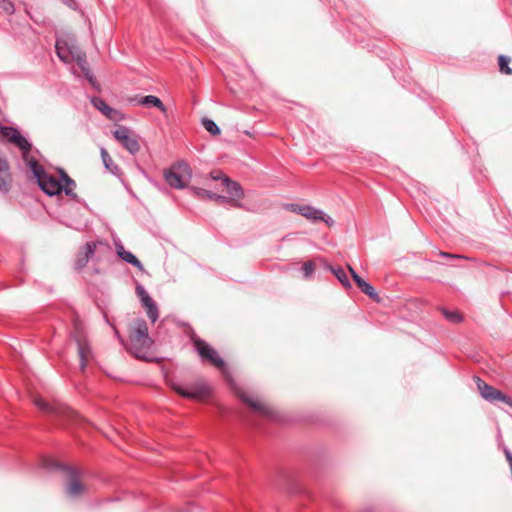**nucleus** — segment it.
Listing matches in <instances>:
<instances>
[{
	"label": "nucleus",
	"instance_id": "39448f33",
	"mask_svg": "<svg viewBox=\"0 0 512 512\" xmlns=\"http://www.w3.org/2000/svg\"><path fill=\"white\" fill-rule=\"evenodd\" d=\"M191 340L195 350L202 360L208 361L221 371L226 370L225 361L219 356L218 352L213 347L197 336H193Z\"/></svg>",
	"mask_w": 512,
	"mask_h": 512
},
{
	"label": "nucleus",
	"instance_id": "f3484780",
	"mask_svg": "<svg viewBox=\"0 0 512 512\" xmlns=\"http://www.w3.org/2000/svg\"><path fill=\"white\" fill-rule=\"evenodd\" d=\"M190 190L192 193L200 199L214 200L218 204L228 203L229 198L227 196H223L204 188L199 187H191Z\"/></svg>",
	"mask_w": 512,
	"mask_h": 512
},
{
	"label": "nucleus",
	"instance_id": "412c9836",
	"mask_svg": "<svg viewBox=\"0 0 512 512\" xmlns=\"http://www.w3.org/2000/svg\"><path fill=\"white\" fill-rule=\"evenodd\" d=\"M100 154L104 167L113 175H118L120 173V168L116 164H114L107 150L102 147L100 150Z\"/></svg>",
	"mask_w": 512,
	"mask_h": 512
},
{
	"label": "nucleus",
	"instance_id": "7c9ffc66",
	"mask_svg": "<svg viewBox=\"0 0 512 512\" xmlns=\"http://www.w3.org/2000/svg\"><path fill=\"white\" fill-rule=\"evenodd\" d=\"M442 312L446 319L453 323H459L462 321V316L457 311H449L445 308L442 309Z\"/></svg>",
	"mask_w": 512,
	"mask_h": 512
},
{
	"label": "nucleus",
	"instance_id": "f03ea898",
	"mask_svg": "<svg viewBox=\"0 0 512 512\" xmlns=\"http://www.w3.org/2000/svg\"><path fill=\"white\" fill-rule=\"evenodd\" d=\"M129 341V352L139 359H144L153 344L144 319H137L134 322L129 334Z\"/></svg>",
	"mask_w": 512,
	"mask_h": 512
},
{
	"label": "nucleus",
	"instance_id": "c756f323",
	"mask_svg": "<svg viewBox=\"0 0 512 512\" xmlns=\"http://www.w3.org/2000/svg\"><path fill=\"white\" fill-rule=\"evenodd\" d=\"M202 125L203 127L212 135H219L221 130L218 127V125L209 118H203L202 119Z\"/></svg>",
	"mask_w": 512,
	"mask_h": 512
},
{
	"label": "nucleus",
	"instance_id": "c9c22d12",
	"mask_svg": "<svg viewBox=\"0 0 512 512\" xmlns=\"http://www.w3.org/2000/svg\"><path fill=\"white\" fill-rule=\"evenodd\" d=\"M211 177L213 180H221L222 181V178L224 176H221V174L219 172L215 173V172H212L211 173Z\"/></svg>",
	"mask_w": 512,
	"mask_h": 512
},
{
	"label": "nucleus",
	"instance_id": "aec40b11",
	"mask_svg": "<svg viewBox=\"0 0 512 512\" xmlns=\"http://www.w3.org/2000/svg\"><path fill=\"white\" fill-rule=\"evenodd\" d=\"M140 301L147 310V316L149 317L151 322L154 323L158 319V308L156 303L153 301L150 295H147Z\"/></svg>",
	"mask_w": 512,
	"mask_h": 512
},
{
	"label": "nucleus",
	"instance_id": "4468645a",
	"mask_svg": "<svg viewBox=\"0 0 512 512\" xmlns=\"http://www.w3.org/2000/svg\"><path fill=\"white\" fill-rule=\"evenodd\" d=\"M239 397L243 402L248 404L255 412H258L261 415L268 417V418H274V416H275L274 411L267 405L253 400L251 397H249L245 393H241L239 395Z\"/></svg>",
	"mask_w": 512,
	"mask_h": 512
},
{
	"label": "nucleus",
	"instance_id": "f704fd0d",
	"mask_svg": "<svg viewBox=\"0 0 512 512\" xmlns=\"http://www.w3.org/2000/svg\"><path fill=\"white\" fill-rule=\"evenodd\" d=\"M136 294H137V296L139 297L140 300L142 298L146 297L147 295H149L142 285H137L136 286Z\"/></svg>",
	"mask_w": 512,
	"mask_h": 512
},
{
	"label": "nucleus",
	"instance_id": "423d86ee",
	"mask_svg": "<svg viewBox=\"0 0 512 512\" xmlns=\"http://www.w3.org/2000/svg\"><path fill=\"white\" fill-rule=\"evenodd\" d=\"M35 405L46 414L70 422H77L80 419V416L75 411L63 404H50L43 399H36Z\"/></svg>",
	"mask_w": 512,
	"mask_h": 512
},
{
	"label": "nucleus",
	"instance_id": "5701e85b",
	"mask_svg": "<svg viewBox=\"0 0 512 512\" xmlns=\"http://www.w3.org/2000/svg\"><path fill=\"white\" fill-rule=\"evenodd\" d=\"M91 103L96 109L106 116H110V113L113 111V109L102 98L94 97L91 99Z\"/></svg>",
	"mask_w": 512,
	"mask_h": 512
},
{
	"label": "nucleus",
	"instance_id": "20e7f679",
	"mask_svg": "<svg viewBox=\"0 0 512 512\" xmlns=\"http://www.w3.org/2000/svg\"><path fill=\"white\" fill-rule=\"evenodd\" d=\"M43 466L48 470L61 469L67 474L66 493L68 496L75 498L84 492L85 487L79 480V471L76 468L61 464L53 459H45Z\"/></svg>",
	"mask_w": 512,
	"mask_h": 512
},
{
	"label": "nucleus",
	"instance_id": "393cba45",
	"mask_svg": "<svg viewBox=\"0 0 512 512\" xmlns=\"http://www.w3.org/2000/svg\"><path fill=\"white\" fill-rule=\"evenodd\" d=\"M70 60H74L77 65L86 61V54L81 51L77 46L72 45V49H69Z\"/></svg>",
	"mask_w": 512,
	"mask_h": 512
},
{
	"label": "nucleus",
	"instance_id": "6ab92c4d",
	"mask_svg": "<svg viewBox=\"0 0 512 512\" xmlns=\"http://www.w3.org/2000/svg\"><path fill=\"white\" fill-rule=\"evenodd\" d=\"M59 172L61 175V183H63L62 191L67 196H70L73 199H77V194L73 192L74 188L76 187L75 181L72 178H70L63 169H60Z\"/></svg>",
	"mask_w": 512,
	"mask_h": 512
},
{
	"label": "nucleus",
	"instance_id": "4be33fe9",
	"mask_svg": "<svg viewBox=\"0 0 512 512\" xmlns=\"http://www.w3.org/2000/svg\"><path fill=\"white\" fill-rule=\"evenodd\" d=\"M55 48H56V52H57V55L60 58V60H62L65 63L70 62V55L71 54H69V49H72V46L64 47L62 45V41L57 40Z\"/></svg>",
	"mask_w": 512,
	"mask_h": 512
},
{
	"label": "nucleus",
	"instance_id": "9d476101",
	"mask_svg": "<svg viewBox=\"0 0 512 512\" xmlns=\"http://www.w3.org/2000/svg\"><path fill=\"white\" fill-rule=\"evenodd\" d=\"M222 185L225 187L229 195L228 202H233L235 207L241 208L242 204L238 202V200L244 197V190L242 189L241 185L238 182L231 180L227 176L222 178Z\"/></svg>",
	"mask_w": 512,
	"mask_h": 512
},
{
	"label": "nucleus",
	"instance_id": "a878e982",
	"mask_svg": "<svg viewBox=\"0 0 512 512\" xmlns=\"http://www.w3.org/2000/svg\"><path fill=\"white\" fill-rule=\"evenodd\" d=\"M70 60H74L77 65L86 61V54L81 51L77 46L72 45V49H69Z\"/></svg>",
	"mask_w": 512,
	"mask_h": 512
},
{
	"label": "nucleus",
	"instance_id": "cd10ccee",
	"mask_svg": "<svg viewBox=\"0 0 512 512\" xmlns=\"http://www.w3.org/2000/svg\"><path fill=\"white\" fill-rule=\"evenodd\" d=\"M511 59L508 56L500 55L498 57V65L501 73L512 75V69L509 67Z\"/></svg>",
	"mask_w": 512,
	"mask_h": 512
},
{
	"label": "nucleus",
	"instance_id": "a211bd4d",
	"mask_svg": "<svg viewBox=\"0 0 512 512\" xmlns=\"http://www.w3.org/2000/svg\"><path fill=\"white\" fill-rule=\"evenodd\" d=\"M116 250L118 256L125 262L136 267L140 271L144 270L141 261L130 251H126L121 243H116Z\"/></svg>",
	"mask_w": 512,
	"mask_h": 512
},
{
	"label": "nucleus",
	"instance_id": "72a5a7b5",
	"mask_svg": "<svg viewBox=\"0 0 512 512\" xmlns=\"http://www.w3.org/2000/svg\"><path fill=\"white\" fill-rule=\"evenodd\" d=\"M439 256H441L443 258H447V259H466V257L463 255L451 254V253L443 252V251L439 252Z\"/></svg>",
	"mask_w": 512,
	"mask_h": 512
},
{
	"label": "nucleus",
	"instance_id": "f8f14e48",
	"mask_svg": "<svg viewBox=\"0 0 512 512\" xmlns=\"http://www.w3.org/2000/svg\"><path fill=\"white\" fill-rule=\"evenodd\" d=\"M95 250L96 243L87 242L76 255V259L74 261L75 270H82L87 265L90 258L94 255Z\"/></svg>",
	"mask_w": 512,
	"mask_h": 512
},
{
	"label": "nucleus",
	"instance_id": "e433bc0d",
	"mask_svg": "<svg viewBox=\"0 0 512 512\" xmlns=\"http://www.w3.org/2000/svg\"><path fill=\"white\" fill-rule=\"evenodd\" d=\"M64 3L69 7H72L75 4L74 0H64Z\"/></svg>",
	"mask_w": 512,
	"mask_h": 512
},
{
	"label": "nucleus",
	"instance_id": "9b49d317",
	"mask_svg": "<svg viewBox=\"0 0 512 512\" xmlns=\"http://www.w3.org/2000/svg\"><path fill=\"white\" fill-rule=\"evenodd\" d=\"M129 103L143 106L146 108H157L162 113L167 112L166 106L163 104L160 98L154 95H146V96H135L128 99Z\"/></svg>",
	"mask_w": 512,
	"mask_h": 512
},
{
	"label": "nucleus",
	"instance_id": "c85d7f7f",
	"mask_svg": "<svg viewBox=\"0 0 512 512\" xmlns=\"http://www.w3.org/2000/svg\"><path fill=\"white\" fill-rule=\"evenodd\" d=\"M78 67L82 71L85 78L95 87L97 82H96L94 75L92 74V72L90 70L87 60L84 61L83 64L82 63L78 64Z\"/></svg>",
	"mask_w": 512,
	"mask_h": 512
},
{
	"label": "nucleus",
	"instance_id": "f257e3e1",
	"mask_svg": "<svg viewBox=\"0 0 512 512\" xmlns=\"http://www.w3.org/2000/svg\"><path fill=\"white\" fill-rule=\"evenodd\" d=\"M2 136L10 143L17 146L22 152V159L30 168L34 178L40 189L49 196L58 195L62 192L63 183L61 178L47 173L43 166L30 155L32 144L14 127H3Z\"/></svg>",
	"mask_w": 512,
	"mask_h": 512
},
{
	"label": "nucleus",
	"instance_id": "2eb2a0df",
	"mask_svg": "<svg viewBox=\"0 0 512 512\" xmlns=\"http://www.w3.org/2000/svg\"><path fill=\"white\" fill-rule=\"evenodd\" d=\"M174 389L178 394L189 399H201L208 395L209 392L208 388L203 385L193 386L189 389H185L182 386H174Z\"/></svg>",
	"mask_w": 512,
	"mask_h": 512
},
{
	"label": "nucleus",
	"instance_id": "6e6552de",
	"mask_svg": "<svg viewBox=\"0 0 512 512\" xmlns=\"http://www.w3.org/2000/svg\"><path fill=\"white\" fill-rule=\"evenodd\" d=\"M477 388L480 395L487 401L494 403L497 401L504 402L508 405L512 404V400L509 396L503 394L500 390L488 385L485 381L477 377L476 379Z\"/></svg>",
	"mask_w": 512,
	"mask_h": 512
},
{
	"label": "nucleus",
	"instance_id": "dca6fc26",
	"mask_svg": "<svg viewBox=\"0 0 512 512\" xmlns=\"http://www.w3.org/2000/svg\"><path fill=\"white\" fill-rule=\"evenodd\" d=\"M349 271L351 273V276L353 278V280L355 281V283L357 284V286L359 287V289L364 293L366 294L367 296H369L371 299L373 300H376V301H379V296L375 290V288L368 282H366L364 279H362L354 269H352L351 267H349Z\"/></svg>",
	"mask_w": 512,
	"mask_h": 512
},
{
	"label": "nucleus",
	"instance_id": "1a4fd4ad",
	"mask_svg": "<svg viewBox=\"0 0 512 512\" xmlns=\"http://www.w3.org/2000/svg\"><path fill=\"white\" fill-rule=\"evenodd\" d=\"M115 139L122 144L131 154H136L140 150L138 138L129 128L120 126L113 132Z\"/></svg>",
	"mask_w": 512,
	"mask_h": 512
},
{
	"label": "nucleus",
	"instance_id": "4c0bfd02",
	"mask_svg": "<svg viewBox=\"0 0 512 512\" xmlns=\"http://www.w3.org/2000/svg\"><path fill=\"white\" fill-rule=\"evenodd\" d=\"M3 127H4V126H0V129L2 130V128H3Z\"/></svg>",
	"mask_w": 512,
	"mask_h": 512
},
{
	"label": "nucleus",
	"instance_id": "b1692460",
	"mask_svg": "<svg viewBox=\"0 0 512 512\" xmlns=\"http://www.w3.org/2000/svg\"><path fill=\"white\" fill-rule=\"evenodd\" d=\"M329 269L345 288L351 287L348 276L342 268H333L332 266H329Z\"/></svg>",
	"mask_w": 512,
	"mask_h": 512
},
{
	"label": "nucleus",
	"instance_id": "7ed1b4c3",
	"mask_svg": "<svg viewBox=\"0 0 512 512\" xmlns=\"http://www.w3.org/2000/svg\"><path fill=\"white\" fill-rule=\"evenodd\" d=\"M165 182L174 189H184L191 180L192 170L183 160L173 163L163 171Z\"/></svg>",
	"mask_w": 512,
	"mask_h": 512
},
{
	"label": "nucleus",
	"instance_id": "bb28decb",
	"mask_svg": "<svg viewBox=\"0 0 512 512\" xmlns=\"http://www.w3.org/2000/svg\"><path fill=\"white\" fill-rule=\"evenodd\" d=\"M70 60H74L77 65L86 61V54L81 51L77 46L72 45V49H69Z\"/></svg>",
	"mask_w": 512,
	"mask_h": 512
},
{
	"label": "nucleus",
	"instance_id": "2f4dec72",
	"mask_svg": "<svg viewBox=\"0 0 512 512\" xmlns=\"http://www.w3.org/2000/svg\"><path fill=\"white\" fill-rule=\"evenodd\" d=\"M0 8L7 14H13L15 11L14 4L10 0H0Z\"/></svg>",
	"mask_w": 512,
	"mask_h": 512
},
{
	"label": "nucleus",
	"instance_id": "473e14b6",
	"mask_svg": "<svg viewBox=\"0 0 512 512\" xmlns=\"http://www.w3.org/2000/svg\"><path fill=\"white\" fill-rule=\"evenodd\" d=\"M315 269V265L312 261H307L302 266L303 274L306 278L311 277Z\"/></svg>",
	"mask_w": 512,
	"mask_h": 512
},
{
	"label": "nucleus",
	"instance_id": "0eeeda50",
	"mask_svg": "<svg viewBox=\"0 0 512 512\" xmlns=\"http://www.w3.org/2000/svg\"><path fill=\"white\" fill-rule=\"evenodd\" d=\"M291 209L293 212H296L313 222L323 221L328 226H332L334 224V220L330 216L326 215L321 209H317L313 206L292 204Z\"/></svg>",
	"mask_w": 512,
	"mask_h": 512
},
{
	"label": "nucleus",
	"instance_id": "ddd939ff",
	"mask_svg": "<svg viewBox=\"0 0 512 512\" xmlns=\"http://www.w3.org/2000/svg\"><path fill=\"white\" fill-rule=\"evenodd\" d=\"M75 340L77 343L78 355L80 358V369L81 371H84L87 366L88 358L91 355V348L89 346V343L82 334H77L75 336Z\"/></svg>",
	"mask_w": 512,
	"mask_h": 512
}]
</instances>
